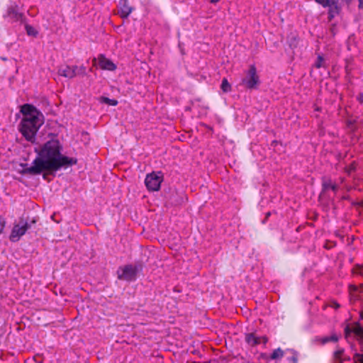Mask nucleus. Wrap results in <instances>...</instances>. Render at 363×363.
Wrapping results in <instances>:
<instances>
[{
  "label": "nucleus",
  "instance_id": "nucleus-4",
  "mask_svg": "<svg viewBox=\"0 0 363 363\" xmlns=\"http://www.w3.org/2000/svg\"><path fill=\"white\" fill-rule=\"evenodd\" d=\"M35 218H33L29 223L23 217H21L18 223L13 225L9 236V240L13 242H18L20 238L31 228L32 224H35Z\"/></svg>",
  "mask_w": 363,
  "mask_h": 363
},
{
  "label": "nucleus",
  "instance_id": "nucleus-23",
  "mask_svg": "<svg viewBox=\"0 0 363 363\" xmlns=\"http://www.w3.org/2000/svg\"><path fill=\"white\" fill-rule=\"evenodd\" d=\"M6 225L5 219L0 216V235L3 233Z\"/></svg>",
  "mask_w": 363,
  "mask_h": 363
},
{
  "label": "nucleus",
  "instance_id": "nucleus-7",
  "mask_svg": "<svg viewBox=\"0 0 363 363\" xmlns=\"http://www.w3.org/2000/svg\"><path fill=\"white\" fill-rule=\"evenodd\" d=\"M163 181V175L161 172H152L147 174L145 184L149 191H156L160 188L162 182Z\"/></svg>",
  "mask_w": 363,
  "mask_h": 363
},
{
  "label": "nucleus",
  "instance_id": "nucleus-21",
  "mask_svg": "<svg viewBox=\"0 0 363 363\" xmlns=\"http://www.w3.org/2000/svg\"><path fill=\"white\" fill-rule=\"evenodd\" d=\"M332 184H333L331 183L330 179H324L323 181V184H322V186H323L322 191L324 192V191H327L328 189L330 188Z\"/></svg>",
  "mask_w": 363,
  "mask_h": 363
},
{
  "label": "nucleus",
  "instance_id": "nucleus-20",
  "mask_svg": "<svg viewBox=\"0 0 363 363\" xmlns=\"http://www.w3.org/2000/svg\"><path fill=\"white\" fill-rule=\"evenodd\" d=\"M25 28L28 35L35 37L38 35V31L33 26L26 24Z\"/></svg>",
  "mask_w": 363,
  "mask_h": 363
},
{
  "label": "nucleus",
  "instance_id": "nucleus-32",
  "mask_svg": "<svg viewBox=\"0 0 363 363\" xmlns=\"http://www.w3.org/2000/svg\"><path fill=\"white\" fill-rule=\"evenodd\" d=\"M261 338L262 339L263 342H264V344H265V343H267V340H268L267 337L263 336V337H262Z\"/></svg>",
  "mask_w": 363,
  "mask_h": 363
},
{
  "label": "nucleus",
  "instance_id": "nucleus-11",
  "mask_svg": "<svg viewBox=\"0 0 363 363\" xmlns=\"http://www.w3.org/2000/svg\"><path fill=\"white\" fill-rule=\"evenodd\" d=\"M97 60L99 61V65L102 69L113 71L116 69V65L103 54H100Z\"/></svg>",
  "mask_w": 363,
  "mask_h": 363
},
{
  "label": "nucleus",
  "instance_id": "nucleus-9",
  "mask_svg": "<svg viewBox=\"0 0 363 363\" xmlns=\"http://www.w3.org/2000/svg\"><path fill=\"white\" fill-rule=\"evenodd\" d=\"M344 332L346 337H347L351 333H354L358 337L359 342L363 344V325L359 323H354V326L352 328L349 325H347L345 328Z\"/></svg>",
  "mask_w": 363,
  "mask_h": 363
},
{
  "label": "nucleus",
  "instance_id": "nucleus-3",
  "mask_svg": "<svg viewBox=\"0 0 363 363\" xmlns=\"http://www.w3.org/2000/svg\"><path fill=\"white\" fill-rule=\"evenodd\" d=\"M143 269V264L138 262L135 264H126L120 267L117 271L118 279L127 281H133L136 279L137 274Z\"/></svg>",
  "mask_w": 363,
  "mask_h": 363
},
{
  "label": "nucleus",
  "instance_id": "nucleus-19",
  "mask_svg": "<svg viewBox=\"0 0 363 363\" xmlns=\"http://www.w3.org/2000/svg\"><path fill=\"white\" fill-rule=\"evenodd\" d=\"M344 349L340 348L333 353L334 359L338 361L339 363H343V359L341 358V355L344 353Z\"/></svg>",
  "mask_w": 363,
  "mask_h": 363
},
{
  "label": "nucleus",
  "instance_id": "nucleus-38",
  "mask_svg": "<svg viewBox=\"0 0 363 363\" xmlns=\"http://www.w3.org/2000/svg\"><path fill=\"white\" fill-rule=\"evenodd\" d=\"M361 318L363 319V313L361 314Z\"/></svg>",
  "mask_w": 363,
  "mask_h": 363
},
{
  "label": "nucleus",
  "instance_id": "nucleus-5",
  "mask_svg": "<svg viewBox=\"0 0 363 363\" xmlns=\"http://www.w3.org/2000/svg\"><path fill=\"white\" fill-rule=\"evenodd\" d=\"M242 84L248 89H257L260 84L255 65H250L246 76L242 79Z\"/></svg>",
  "mask_w": 363,
  "mask_h": 363
},
{
  "label": "nucleus",
  "instance_id": "nucleus-10",
  "mask_svg": "<svg viewBox=\"0 0 363 363\" xmlns=\"http://www.w3.org/2000/svg\"><path fill=\"white\" fill-rule=\"evenodd\" d=\"M167 199V201L172 206H180L186 200V195L183 192H178L176 190L172 191Z\"/></svg>",
  "mask_w": 363,
  "mask_h": 363
},
{
  "label": "nucleus",
  "instance_id": "nucleus-34",
  "mask_svg": "<svg viewBox=\"0 0 363 363\" xmlns=\"http://www.w3.org/2000/svg\"><path fill=\"white\" fill-rule=\"evenodd\" d=\"M277 143H278L277 140H274V141L272 142L271 145L272 146H275Z\"/></svg>",
  "mask_w": 363,
  "mask_h": 363
},
{
  "label": "nucleus",
  "instance_id": "nucleus-35",
  "mask_svg": "<svg viewBox=\"0 0 363 363\" xmlns=\"http://www.w3.org/2000/svg\"><path fill=\"white\" fill-rule=\"evenodd\" d=\"M343 359V362H344V361H350V360H351V359H350V357L349 356H348V357H345L344 359Z\"/></svg>",
  "mask_w": 363,
  "mask_h": 363
},
{
  "label": "nucleus",
  "instance_id": "nucleus-33",
  "mask_svg": "<svg viewBox=\"0 0 363 363\" xmlns=\"http://www.w3.org/2000/svg\"><path fill=\"white\" fill-rule=\"evenodd\" d=\"M208 1H209L210 3L211 4H216L217 3L219 0H207Z\"/></svg>",
  "mask_w": 363,
  "mask_h": 363
},
{
  "label": "nucleus",
  "instance_id": "nucleus-24",
  "mask_svg": "<svg viewBox=\"0 0 363 363\" xmlns=\"http://www.w3.org/2000/svg\"><path fill=\"white\" fill-rule=\"evenodd\" d=\"M323 60H324L323 57L319 55L318 57L317 60H316L315 64V67L317 68L321 67L323 66L322 63H323Z\"/></svg>",
  "mask_w": 363,
  "mask_h": 363
},
{
  "label": "nucleus",
  "instance_id": "nucleus-15",
  "mask_svg": "<svg viewBox=\"0 0 363 363\" xmlns=\"http://www.w3.org/2000/svg\"><path fill=\"white\" fill-rule=\"evenodd\" d=\"M338 336L335 334L332 335L331 336H326L320 339V341L323 345H325L329 342H336L338 341Z\"/></svg>",
  "mask_w": 363,
  "mask_h": 363
},
{
  "label": "nucleus",
  "instance_id": "nucleus-25",
  "mask_svg": "<svg viewBox=\"0 0 363 363\" xmlns=\"http://www.w3.org/2000/svg\"><path fill=\"white\" fill-rule=\"evenodd\" d=\"M354 361H359L360 363H363V354L355 353L354 355Z\"/></svg>",
  "mask_w": 363,
  "mask_h": 363
},
{
  "label": "nucleus",
  "instance_id": "nucleus-17",
  "mask_svg": "<svg viewBox=\"0 0 363 363\" xmlns=\"http://www.w3.org/2000/svg\"><path fill=\"white\" fill-rule=\"evenodd\" d=\"M100 102L106 104L109 106H116L118 104L117 100L111 99L106 96H101L100 98Z\"/></svg>",
  "mask_w": 363,
  "mask_h": 363
},
{
  "label": "nucleus",
  "instance_id": "nucleus-12",
  "mask_svg": "<svg viewBox=\"0 0 363 363\" xmlns=\"http://www.w3.org/2000/svg\"><path fill=\"white\" fill-rule=\"evenodd\" d=\"M77 66L69 67L68 65L61 66L58 69V74L60 76L72 79L77 76Z\"/></svg>",
  "mask_w": 363,
  "mask_h": 363
},
{
  "label": "nucleus",
  "instance_id": "nucleus-37",
  "mask_svg": "<svg viewBox=\"0 0 363 363\" xmlns=\"http://www.w3.org/2000/svg\"><path fill=\"white\" fill-rule=\"evenodd\" d=\"M93 62H94V64H95L96 62V58H94Z\"/></svg>",
  "mask_w": 363,
  "mask_h": 363
},
{
  "label": "nucleus",
  "instance_id": "nucleus-30",
  "mask_svg": "<svg viewBox=\"0 0 363 363\" xmlns=\"http://www.w3.org/2000/svg\"><path fill=\"white\" fill-rule=\"evenodd\" d=\"M359 1V8L361 9H363V0H358Z\"/></svg>",
  "mask_w": 363,
  "mask_h": 363
},
{
  "label": "nucleus",
  "instance_id": "nucleus-13",
  "mask_svg": "<svg viewBox=\"0 0 363 363\" xmlns=\"http://www.w3.org/2000/svg\"><path fill=\"white\" fill-rule=\"evenodd\" d=\"M120 16L127 18L132 12L133 8L128 5V0H120L118 3Z\"/></svg>",
  "mask_w": 363,
  "mask_h": 363
},
{
  "label": "nucleus",
  "instance_id": "nucleus-26",
  "mask_svg": "<svg viewBox=\"0 0 363 363\" xmlns=\"http://www.w3.org/2000/svg\"><path fill=\"white\" fill-rule=\"evenodd\" d=\"M288 359L292 363H298V357L296 353H295L294 356L289 357Z\"/></svg>",
  "mask_w": 363,
  "mask_h": 363
},
{
  "label": "nucleus",
  "instance_id": "nucleus-28",
  "mask_svg": "<svg viewBox=\"0 0 363 363\" xmlns=\"http://www.w3.org/2000/svg\"><path fill=\"white\" fill-rule=\"evenodd\" d=\"M331 306L335 308V309H337L340 307V305L338 303L333 301L331 304Z\"/></svg>",
  "mask_w": 363,
  "mask_h": 363
},
{
  "label": "nucleus",
  "instance_id": "nucleus-31",
  "mask_svg": "<svg viewBox=\"0 0 363 363\" xmlns=\"http://www.w3.org/2000/svg\"><path fill=\"white\" fill-rule=\"evenodd\" d=\"M358 100L359 102L363 103V92L360 94L359 96L358 97Z\"/></svg>",
  "mask_w": 363,
  "mask_h": 363
},
{
  "label": "nucleus",
  "instance_id": "nucleus-1",
  "mask_svg": "<svg viewBox=\"0 0 363 363\" xmlns=\"http://www.w3.org/2000/svg\"><path fill=\"white\" fill-rule=\"evenodd\" d=\"M62 146L57 139H51L39 147H35L37 153L32 165L21 164L23 167L21 173L23 174L39 175L43 172V179L48 174L55 175L56 172L62 168H67L77 163V160L69 157L62 154Z\"/></svg>",
  "mask_w": 363,
  "mask_h": 363
},
{
  "label": "nucleus",
  "instance_id": "nucleus-18",
  "mask_svg": "<svg viewBox=\"0 0 363 363\" xmlns=\"http://www.w3.org/2000/svg\"><path fill=\"white\" fill-rule=\"evenodd\" d=\"M220 88L223 92H229L231 90V86L226 78H223L220 85Z\"/></svg>",
  "mask_w": 363,
  "mask_h": 363
},
{
  "label": "nucleus",
  "instance_id": "nucleus-22",
  "mask_svg": "<svg viewBox=\"0 0 363 363\" xmlns=\"http://www.w3.org/2000/svg\"><path fill=\"white\" fill-rule=\"evenodd\" d=\"M86 74V67L84 66H81L79 67H77V75H82V76H84Z\"/></svg>",
  "mask_w": 363,
  "mask_h": 363
},
{
  "label": "nucleus",
  "instance_id": "nucleus-8",
  "mask_svg": "<svg viewBox=\"0 0 363 363\" xmlns=\"http://www.w3.org/2000/svg\"><path fill=\"white\" fill-rule=\"evenodd\" d=\"M4 17L9 18L12 22L20 21L21 23H24L26 21L25 16L18 11V7L16 4L9 6Z\"/></svg>",
  "mask_w": 363,
  "mask_h": 363
},
{
  "label": "nucleus",
  "instance_id": "nucleus-36",
  "mask_svg": "<svg viewBox=\"0 0 363 363\" xmlns=\"http://www.w3.org/2000/svg\"><path fill=\"white\" fill-rule=\"evenodd\" d=\"M270 212H268L267 214H266V219L268 218V217L270 216Z\"/></svg>",
  "mask_w": 363,
  "mask_h": 363
},
{
  "label": "nucleus",
  "instance_id": "nucleus-6",
  "mask_svg": "<svg viewBox=\"0 0 363 363\" xmlns=\"http://www.w3.org/2000/svg\"><path fill=\"white\" fill-rule=\"evenodd\" d=\"M315 1L324 8H328V21H331L341 12L342 7L339 4V0H315Z\"/></svg>",
  "mask_w": 363,
  "mask_h": 363
},
{
  "label": "nucleus",
  "instance_id": "nucleus-27",
  "mask_svg": "<svg viewBox=\"0 0 363 363\" xmlns=\"http://www.w3.org/2000/svg\"><path fill=\"white\" fill-rule=\"evenodd\" d=\"M354 123H355L354 121H348L347 123V125L349 128H351L353 130L354 129L353 125H354Z\"/></svg>",
  "mask_w": 363,
  "mask_h": 363
},
{
  "label": "nucleus",
  "instance_id": "nucleus-29",
  "mask_svg": "<svg viewBox=\"0 0 363 363\" xmlns=\"http://www.w3.org/2000/svg\"><path fill=\"white\" fill-rule=\"evenodd\" d=\"M330 189H331L334 191H336L338 187L336 184H332Z\"/></svg>",
  "mask_w": 363,
  "mask_h": 363
},
{
  "label": "nucleus",
  "instance_id": "nucleus-16",
  "mask_svg": "<svg viewBox=\"0 0 363 363\" xmlns=\"http://www.w3.org/2000/svg\"><path fill=\"white\" fill-rule=\"evenodd\" d=\"M284 352L281 348H277L273 351L270 356L271 359H277L284 356Z\"/></svg>",
  "mask_w": 363,
  "mask_h": 363
},
{
  "label": "nucleus",
  "instance_id": "nucleus-2",
  "mask_svg": "<svg viewBox=\"0 0 363 363\" xmlns=\"http://www.w3.org/2000/svg\"><path fill=\"white\" fill-rule=\"evenodd\" d=\"M20 112L23 117L19 125V130L28 141L33 143L38 130L44 123V116L30 104L21 106Z\"/></svg>",
  "mask_w": 363,
  "mask_h": 363
},
{
  "label": "nucleus",
  "instance_id": "nucleus-14",
  "mask_svg": "<svg viewBox=\"0 0 363 363\" xmlns=\"http://www.w3.org/2000/svg\"><path fill=\"white\" fill-rule=\"evenodd\" d=\"M260 337H256L254 333H248L245 335V341L251 346L260 344Z\"/></svg>",
  "mask_w": 363,
  "mask_h": 363
}]
</instances>
